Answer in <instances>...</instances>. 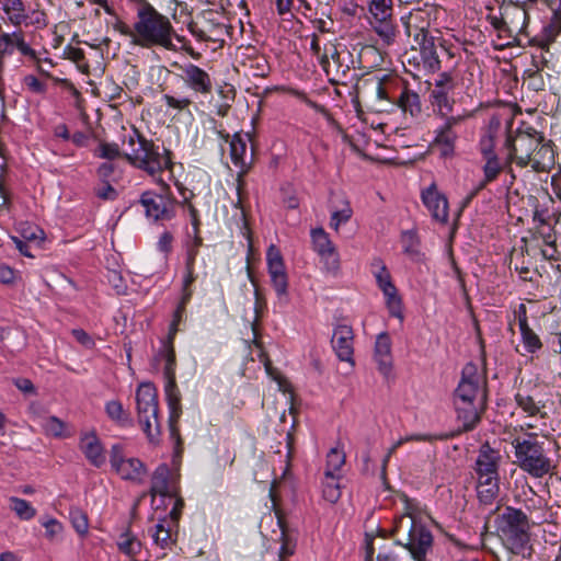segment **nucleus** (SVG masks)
I'll list each match as a JSON object with an SVG mask.
<instances>
[{"instance_id": "1", "label": "nucleus", "mask_w": 561, "mask_h": 561, "mask_svg": "<svg viewBox=\"0 0 561 561\" xmlns=\"http://www.w3.org/2000/svg\"><path fill=\"white\" fill-rule=\"evenodd\" d=\"M484 381L478 367L469 363L462 368L461 379L454 392V405L461 431L469 432L481 421L485 400Z\"/></svg>"}, {"instance_id": "2", "label": "nucleus", "mask_w": 561, "mask_h": 561, "mask_svg": "<svg viewBox=\"0 0 561 561\" xmlns=\"http://www.w3.org/2000/svg\"><path fill=\"white\" fill-rule=\"evenodd\" d=\"M123 158L133 167L145 171L151 176L160 174L165 169L172 168L171 152L159 147L152 140L147 139L136 127H133L122 138Z\"/></svg>"}, {"instance_id": "3", "label": "nucleus", "mask_w": 561, "mask_h": 561, "mask_svg": "<svg viewBox=\"0 0 561 561\" xmlns=\"http://www.w3.org/2000/svg\"><path fill=\"white\" fill-rule=\"evenodd\" d=\"M123 158L133 167L145 171L151 176L160 174L165 169L172 168L171 152L159 147L152 140L147 139L136 127H133L122 138Z\"/></svg>"}, {"instance_id": "4", "label": "nucleus", "mask_w": 561, "mask_h": 561, "mask_svg": "<svg viewBox=\"0 0 561 561\" xmlns=\"http://www.w3.org/2000/svg\"><path fill=\"white\" fill-rule=\"evenodd\" d=\"M123 158L133 167L145 171L151 176L160 174L165 169L172 168L171 152L159 147L152 140L147 139L136 127H133L122 138Z\"/></svg>"}, {"instance_id": "5", "label": "nucleus", "mask_w": 561, "mask_h": 561, "mask_svg": "<svg viewBox=\"0 0 561 561\" xmlns=\"http://www.w3.org/2000/svg\"><path fill=\"white\" fill-rule=\"evenodd\" d=\"M494 528L504 547L514 554L525 556L530 546V523L528 516L519 508L505 506L502 512L496 508Z\"/></svg>"}, {"instance_id": "6", "label": "nucleus", "mask_w": 561, "mask_h": 561, "mask_svg": "<svg viewBox=\"0 0 561 561\" xmlns=\"http://www.w3.org/2000/svg\"><path fill=\"white\" fill-rule=\"evenodd\" d=\"M136 39L135 45L150 48L161 46L165 49L173 47V27L170 20L158 12L152 4L138 10L136 13Z\"/></svg>"}, {"instance_id": "7", "label": "nucleus", "mask_w": 561, "mask_h": 561, "mask_svg": "<svg viewBox=\"0 0 561 561\" xmlns=\"http://www.w3.org/2000/svg\"><path fill=\"white\" fill-rule=\"evenodd\" d=\"M543 445L545 443L539 442L535 433H527L526 437H516L512 442L515 449V463L533 478H542L553 469Z\"/></svg>"}, {"instance_id": "8", "label": "nucleus", "mask_w": 561, "mask_h": 561, "mask_svg": "<svg viewBox=\"0 0 561 561\" xmlns=\"http://www.w3.org/2000/svg\"><path fill=\"white\" fill-rule=\"evenodd\" d=\"M407 533V540L398 539L397 545L404 547L415 561H427L426 554L433 548L432 533L410 514L394 519L393 534Z\"/></svg>"}, {"instance_id": "9", "label": "nucleus", "mask_w": 561, "mask_h": 561, "mask_svg": "<svg viewBox=\"0 0 561 561\" xmlns=\"http://www.w3.org/2000/svg\"><path fill=\"white\" fill-rule=\"evenodd\" d=\"M138 422L150 443L161 435L157 389L151 382L141 383L136 391Z\"/></svg>"}, {"instance_id": "10", "label": "nucleus", "mask_w": 561, "mask_h": 561, "mask_svg": "<svg viewBox=\"0 0 561 561\" xmlns=\"http://www.w3.org/2000/svg\"><path fill=\"white\" fill-rule=\"evenodd\" d=\"M8 22L15 28L33 27L44 30L48 25V16L38 3L32 5L23 0H0Z\"/></svg>"}, {"instance_id": "11", "label": "nucleus", "mask_w": 561, "mask_h": 561, "mask_svg": "<svg viewBox=\"0 0 561 561\" xmlns=\"http://www.w3.org/2000/svg\"><path fill=\"white\" fill-rule=\"evenodd\" d=\"M543 140V136L537 130L524 131L517 129L514 135H507L504 142L506 150V163H516L519 168H526L529 164L533 151Z\"/></svg>"}, {"instance_id": "12", "label": "nucleus", "mask_w": 561, "mask_h": 561, "mask_svg": "<svg viewBox=\"0 0 561 561\" xmlns=\"http://www.w3.org/2000/svg\"><path fill=\"white\" fill-rule=\"evenodd\" d=\"M139 203L145 215L153 221L171 220L175 216L176 199L172 196L170 187L163 183L161 192L146 191L141 194Z\"/></svg>"}, {"instance_id": "13", "label": "nucleus", "mask_w": 561, "mask_h": 561, "mask_svg": "<svg viewBox=\"0 0 561 561\" xmlns=\"http://www.w3.org/2000/svg\"><path fill=\"white\" fill-rule=\"evenodd\" d=\"M440 117L443 122L434 130L432 146L438 150L440 157L449 158L455 154L456 142L466 122V116L444 114Z\"/></svg>"}, {"instance_id": "14", "label": "nucleus", "mask_w": 561, "mask_h": 561, "mask_svg": "<svg viewBox=\"0 0 561 561\" xmlns=\"http://www.w3.org/2000/svg\"><path fill=\"white\" fill-rule=\"evenodd\" d=\"M110 463L112 469L125 481L142 484L147 477V467L138 458L126 457L123 447L115 444L111 448Z\"/></svg>"}, {"instance_id": "15", "label": "nucleus", "mask_w": 561, "mask_h": 561, "mask_svg": "<svg viewBox=\"0 0 561 561\" xmlns=\"http://www.w3.org/2000/svg\"><path fill=\"white\" fill-rule=\"evenodd\" d=\"M267 272L271 284L280 302H288V275L284 264V259L274 244H271L266 252Z\"/></svg>"}, {"instance_id": "16", "label": "nucleus", "mask_w": 561, "mask_h": 561, "mask_svg": "<svg viewBox=\"0 0 561 561\" xmlns=\"http://www.w3.org/2000/svg\"><path fill=\"white\" fill-rule=\"evenodd\" d=\"M311 239L325 271L335 275L340 270V256L329 234L322 228H316L311 230Z\"/></svg>"}, {"instance_id": "17", "label": "nucleus", "mask_w": 561, "mask_h": 561, "mask_svg": "<svg viewBox=\"0 0 561 561\" xmlns=\"http://www.w3.org/2000/svg\"><path fill=\"white\" fill-rule=\"evenodd\" d=\"M181 79L194 93L207 95L213 91L210 75L192 62L180 66Z\"/></svg>"}, {"instance_id": "18", "label": "nucleus", "mask_w": 561, "mask_h": 561, "mask_svg": "<svg viewBox=\"0 0 561 561\" xmlns=\"http://www.w3.org/2000/svg\"><path fill=\"white\" fill-rule=\"evenodd\" d=\"M421 198L434 220L440 224H446L448 221L449 214L447 197L438 191L435 183H432L428 187L422 191Z\"/></svg>"}, {"instance_id": "19", "label": "nucleus", "mask_w": 561, "mask_h": 561, "mask_svg": "<svg viewBox=\"0 0 561 561\" xmlns=\"http://www.w3.org/2000/svg\"><path fill=\"white\" fill-rule=\"evenodd\" d=\"M414 43L420 46V55L424 69L436 72L440 69V60L435 48L434 37L426 30L415 28Z\"/></svg>"}, {"instance_id": "20", "label": "nucleus", "mask_w": 561, "mask_h": 561, "mask_svg": "<svg viewBox=\"0 0 561 561\" xmlns=\"http://www.w3.org/2000/svg\"><path fill=\"white\" fill-rule=\"evenodd\" d=\"M203 245V238L187 237L184 242V274L182 279V287L192 288L193 283L199 277V273L196 271L197 255L199 249Z\"/></svg>"}, {"instance_id": "21", "label": "nucleus", "mask_w": 561, "mask_h": 561, "mask_svg": "<svg viewBox=\"0 0 561 561\" xmlns=\"http://www.w3.org/2000/svg\"><path fill=\"white\" fill-rule=\"evenodd\" d=\"M453 78L447 72H442L431 91L432 104L437 107L439 115L449 114L453 111L454 101L449 98L453 90Z\"/></svg>"}, {"instance_id": "22", "label": "nucleus", "mask_w": 561, "mask_h": 561, "mask_svg": "<svg viewBox=\"0 0 561 561\" xmlns=\"http://www.w3.org/2000/svg\"><path fill=\"white\" fill-rule=\"evenodd\" d=\"M354 333L353 329L346 324L336 325L332 335V347L337 358L354 365Z\"/></svg>"}, {"instance_id": "23", "label": "nucleus", "mask_w": 561, "mask_h": 561, "mask_svg": "<svg viewBox=\"0 0 561 561\" xmlns=\"http://www.w3.org/2000/svg\"><path fill=\"white\" fill-rule=\"evenodd\" d=\"M483 165V179L478 184V186L474 188V191L471 192L469 198H472L478 194L479 191L483 190L488 184L494 182L500 173L504 171L506 168L508 169L511 173V184L515 180V175L513 173V170L511 168L512 163H506V158L502 161L497 154L490 156V157H483L482 158Z\"/></svg>"}, {"instance_id": "24", "label": "nucleus", "mask_w": 561, "mask_h": 561, "mask_svg": "<svg viewBox=\"0 0 561 561\" xmlns=\"http://www.w3.org/2000/svg\"><path fill=\"white\" fill-rule=\"evenodd\" d=\"M79 448L93 467L101 468L105 463L104 448L95 431L81 434Z\"/></svg>"}, {"instance_id": "25", "label": "nucleus", "mask_w": 561, "mask_h": 561, "mask_svg": "<svg viewBox=\"0 0 561 561\" xmlns=\"http://www.w3.org/2000/svg\"><path fill=\"white\" fill-rule=\"evenodd\" d=\"M170 468L165 465H159L152 473L150 494L152 497L160 495L163 497H173L178 495V486L170 480Z\"/></svg>"}, {"instance_id": "26", "label": "nucleus", "mask_w": 561, "mask_h": 561, "mask_svg": "<svg viewBox=\"0 0 561 561\" xmlns=\"http://www.w3.org/2000/svg\"><path fill=\"white\" fill-rule=\"evenodd\" d=\"M500 461V451L492 448L489 443H484L479 448L473 467L474 472L476 474H499Z\"/></svg>"}, {"instance_id": "27", "label": "nucleus", "mask_w": 561, "mask_h": 561, "mask_svg": "<svg viewBox=\"0 0 561 561\" xmlns=\"http://www.w3.org/2000/svg\"><path fill=\"white\" fill-rule=\"evenodd\" d=\"M554 165V151L551 141L539 140L533 151L528 167L535 172H548Z\"/></svg>"}, {"instance_id": "28", "label": "nucleus", "mask_w": 561, "mask_h": 561, "mask_svg": "<svg viewBox=\"0 0 561 561\" xmlns=\"http://www.w3.org/2000/svg\"><path fill=\"white\" fill-rule=\"evenodd\" d=\"M375 359L379 371L385 376L389 375L392 367L391 340L386 332L380 333L376 339Z\"/></svg>"}, {"instance_id": "29", "label": "nucleus", "mask_w": 561, "mask_h": 561, "mask_svg": "<svg viewBox=\"0 0 561 561\" xmlns=\"http://www.w3.org/2000/svg\"><path fill=\"white\" fill-rule=\"evenodd\" d=\"M500 127L501 125L499 121H491L489 126L481 134L478 144V149L481 154V158L497 154L495 152V139L499 134Z\"/></svg>"}, {"instance_id": "30", "label": "nucleus", "mask_w": 561, "mask_h": 561, "mask_svg": "<svg viewBox=\"0 0 561 561\" xmlns=\"http://www.w3.org/2000/svg\"><path fill=\"white\" fill-rule=\"evenodd\" d=\"M342 476H333L330 472H324L321 482L322 500L333 505L339 502L342 495L341 485Z\"/></svg>"}, {"instance_id": "31", "label": "nucleus", "mask_w": 561, "mask_h": 561, "mask_svg": "<svg viewBox=\"0 0 561 561\" xmlns=\"http://www.w3.org/2000/svg\"><path fill=\"white\" fill-rule=\"evenodd\" d=\"M164 392L170 410V423L175 422L181 415V393L175 378L165 379Z\"/></svg>"}, {"instance_id": "32", "label": "nucleus", "mask_w": 561, "mask_h": 561, "mask_svg": "<svg viewBox=\"0 0 561 561\" xmlns=\"http://www.w3.org/2000/svg\"><path fill=\"white\" fill-rule=\"evenodd\" d=\"M245 154L247 141L239 133H237L232 136L230 141V157L232 163L241 169L240 172H243V175L248 172Z\"/></svg>"}, {"instance_id": "33", "label": "nucleus", "mask_w": 561, "mask_h": 561, "mask_svg": "<svg viewBox=\"0 0 561 561\" xmlns=\"http://www.w3.org/2000/svg\"><path fill=\"white\" fill-rule=\"evenodd\" d=\"M116 546L123 554L134 558L140 553L142 543L138 537L129 530L122 533L116 540Z\"/></svg>"}, {"instance_id": "34", "label": "nucleus", "mask_w": 561, "mask_h": 561, "mask_svg": "<svg viewBox=\"0 0 561 561\" xmlns=\"http://www.w3.org/2000/svg\"><path fill=\"white\" fill-rule=\"evenodd\" d=\"M149 531L154 545L161 549H170L174 545L167 518L160 519Z\"/></svg>"}, {"instance_id": "35", "label": "nucleus", "mask_w": 561, "mask_h": 561, "mask_svg": "<svg viewBox=\"0 0 561 561\" xmlns=\"http://www.w3.org/2000/svg\"><path fill=\"white\" fill-rule=\"evenodd\" d=\"M381 291L385 296V304L390 316L403 320L402 298L399 295L394 284L385 289H381Z\"/></svg>"}, {"instance_id": "36", "label": "nucleus", "mask_w": 561, "mask_h": 561, "mask_svg": "<svg viewBox=\"0 0 561 561\" xmlns=\"http://www.w3.org/2000/svg\"><path fill=\"white\" fill-rule=\"evenodd\" d=\"M397 103L404 113H409L412 117L421 114L422 107L420 95L412 90L404 89Z\"/></svg>"}, {"instance_id": "37", "label": "nucleus", "mask_w": 561, "mask_h": 561, "mask_svg": "<svg viewBox=\"0 0 561 561\" xmlns=\"http://www.w3.org/2000/svg\"><path fill=\"white\" fill-rule=\"evenodd\" d=\"M106 415L111 421L119 426L131 425V419L129 413L124 409L123 404L118 400H111L105 404Z\"/></svg>"}, {"instance_id": "38", "label": "nucleus", "mask_w": 561, "mask_h": 561, "mask_svg": "<svg viewBox=\"0 0 561 561\" xmlns=\"http://www.w3.org/2000/svg\"><path fill=\"white\" fill-rule=\"evenodd\" d=\"M39 426L47 436L55 438L68 437L70 434L66 433V423L57 416H46L39 420Z\"/></svg>"}, {"instance_id": "39", "label": "nucleus", "mask_w": 561, "mask_h": 561, "mask_svg": "<svg viewBox=\"0 0 561 561\" xmlns=\"http://www.w3.org/2000/svg\"><path fill=\"white\" fill-rule=\"evenodd\" d=\"M156 359L164 362L163 375L165 379L175 378L176 358L174 346L161 345Z\"/></svg>"}, {"instance_id": "40", "label": "nucleus", "mask_w": 561, "mask_h": 561, "mask_svg": "<svg viewBox=\"0 0 561 561\" xmlns=\"http://www.w3.org/2000/svg\"><path fill=\"white\" fill-rule=\"evenodd\" d=\"M515 402L528 416H535L538 414L541 417L546 416V412L541 411V409L545 408V404L541 401H535L529 394L517 392L515 394Z\"/></svg>"}, {"instance_id": "41", "label": "nucleus", "mask_w": 561, "mask_h": 561, "mask_svg": "<svg viewBox=\"0 0 561 561\" xmlns=\"http://www.w3.org/2000/svg\"><path fill=\"white\" fill-rule=\"evenodd\" d=\"M10 508L15 513V515L22 520H30L35 517L36 510L32 506V504L21 497L11 496L9 497Z\"/></svg>"}, {"instance_id": "42", "label": "nucleus", "mask_w": 561, "mask_h": 561, "mask_svg": "<svg viewBox=\"0 0 561 561\" xmlns=\"http://www.w3.org/2000/svg\"><path fill=\"white\" fill-rule=\"evenodd\" d=\"M373 274L375 276L378 288L385 289L393 284L390 272L387 266L380 259L374 260L373 264Z\"/></svg>"}, {"instance_id": "43", "label": "nucleus", "mask_w": 561, "mask_h": 561, "mask_svg": "<svg viewBox=\"0 0 561 561\" xmlns=\"http://www.w3.org/2000/svg\"><path fill=\"white\" fill-rule=\"evenodd\" d=\"M344 463L345 454L337 448H331L327 455L324 472H330L333 476H341L340 471Z\"/></svg>"}, {"instance_id": "44", "label": "nucleus", "mask_w": 561, "mask_h": 561, "mask_svg": "<svg viewBox=\"0 0 561 561\" xmlns=\"http://www.w3.org/2000/svg\"><path fill=\"white\" fill-rule=\"evenodd\" d=\"M69 518L72 527L79 536L84 537L89 531V519L87 514L79 507H70Z\"/></svg>"}, {"instance_id": "45", "label": "nucleus", "mask_w": 561, "mask_h": 561, "mask_svg": "<svg viewBox=\"0 0 561 561\" xmlns=\"http://www.w3.org/2000/svg\"><path fill=\"white\" fill-rule=\"evenodd\" d=\"M353 216V209L347 201H344L341 209H333L331 211L330 227L335 231L339 230L341 225L350 221Z\"/></svg>"}, {"instance_id": "46", "label": "nucleus", "mask_w": 561, "mask_h": 561, "mask_svg": "<svg viewBox=\"0 0 561 561\" xmlns=\"http://www.w3.org/2000/svg\"><path fill=\"white\" fill-rule=\"evenodd\" d=\"M522 342L524 345V348L528 353H536L542 347V343L539 339V336L534 332L530 327H526L523 329H519Z\"/></svg>"}, {"instance_id": "47", "label": "nucleus", "mask_w": 561, "mask_h": 561, "mask_svg": "<svg viewBox=\"0 0 561 561\" xmlns=\"http://www.w3.org/2000/svg\"><path fill=\"white\" fill-rule=\"evenodd\" d=\"M500 481L477 485L478 499L483 504H491L499 495Z\"/></svg>"}, {"instance_id": "48", "label": "nucleus", "mask_w": 561, "mask_h": 561, "mask_svg": "<svg viewBox=\"0 0 561 561\" xmlns=\"http://www.w3.org/2000/svg\"><path fill=\"white\" fill-rule=\"evenodd\" d=\"M279 525L282 529L279 540L282 543L279 547L278 557L279 560L283 561L295 553L296 540L289 536V534L287 533V530L285 529L280 522Z\"/></svg>"}, {"instance_id": "49", "label": "nucleus", "mask_w": 561, "mask_h": 561, "mask_svg": "<svg viewBox=\"0 0 561 561\" xmlns=\"http://www.w3.org/2000/svg\"><path fill=\"white\" fill-rule=\"evenodd\" d=\"M94 154L98 158L112 161L123 157V151L119 149V146L115 142H100L99 147L94 151Z\"/></svg>"}, {"instance_id": "50", "label": "nucleus", "mask_w": 561, "mask_h": 561, "mask_svg": "<svg viewBox=\"0 0 561 561\" xmlns=\"http://www.w3.org/2000/svg\"><path fill=\"white\" fill-rule=\"evenodd\" d=\"M22 83L30 93L36 95H45L48 90L47 83L34 75H26L22 79Z\"/></svg>"}, {"instance_id": "51", "label": "nucleus", "mask_w": 561, "mask_h": 561, "mask_svg": "<svg viewBox=\"0 0 561 561\" xmlns=\"http://www.w3.org/2000/svg\"><path fill=\"white\" fill-rule=\"evenodd\" d=\"M531 232L533 239L541 240L546 245H552V243L557 242L554 229L550 225L534 226Z\"/></svg>"}, {"instance_id": "52", "label": "nucleus", "mask_w": 561, "mask_h": 561, "mask_svg": "<svg viewBox=\"0 0 561 561\" xmlns=\"http://www.w3.org/2000/svg\"><path fill=\"white\" fill-rule=\"evenodd\" d=\"M161 100L169 108H173L178 112L187 111L192 105L193 101L188 96H174L171 94H163Z\"/></svg>"}, {"instance_id": "53", "label": "nucleus", "mask_w": 561, "mask_h": 561, "mask_svg": "<svg viewBox=\"0 0 561 561\" xmlns=\"http://www.w3.org/2000/svg\"><path fill=\"white\" fill-rule=\"evenodd\" d=\"M310 50L312 54L319 59V62L322 67V69L327 72V75L330 73V59H329V50L325 49L324 54H321V47L318 35L313 34L310 42Z\"/></svg>"}, {"instance_id": "54", "label": "nucleus", "mask_w": 561, "mask_h": 561, "mask_svg": "<svg viewBox=\"0 0 561 561\" xmlns=\"http://www.w3.org/2000/svg\"><path fill=\"white\" fill-rule=\"evenodd\" d=\"M376 20H378V25L374 26L376 33L388 44L391 43L396 36L393 25L387 18L382 19L380 15Z\"/></svg>"}, {"instance_id": "55", "label": "nucleus", "mask_w": 561, "mask_h": 561, "mask_svg": "<svg viewBox=\"0 0 561 561\" xmlns=\"http://www.w3.org/2000/svg\"><path fill=\"white\" fill-rule=\"evenodd\" d=\"M192 296H193L192 288L182 287V297H181V300L173 313V319H172L171 323H175L176 325H179L181 323V321L183 320L184 312H185V307L188 304V301L191 300Z\"/></svg>"}, {"instance_id": "56", "label": "nucleus", "mask_w": 561, "mask_h": 561, "mask_svg": "<svg viewBox=\"0 0 561 561\" xmlns=\"http://www.w3.org/2000/svg\"><path fill=\"white\" fill-rule=\"evenodd\" d=\"M42 525L45 528L46 538L50 541L55 540L56 537L59 536L64 530L62 524L53 517L43 519Z\"/></svg>"}, {"instance_id": "57", "label": "nucleus", "mask_w": 561, "mask_h": 561, "mask_svg": "<svg viewBox=\"0 0 561 561\" xmlns=\"http://www.w3.org/2000/svg\"><path fill=\"white\" fill-rule=\"evenodd\" d=\"M401 242L404 253H415L417 248V237L412 230L403 231L401 234Z\"/></svg>"}, {"instance_id": "58", "label": "nucleus", "mask_w": 561, "mask_h": 561, "mask_svg": "<svg viewBox=\"0 0 561 561\" xmlns=\"http://www.w3.org/2000/svg\"><path fill=\"white\" fill-rule=\"evenodd\" d=\"M391 0H371L370 3V12L375 18H378L379 15L383 18L390 16V3Z\"/></svg>"}, {"instance_id": "59", "label": "nucleus", "mask_w": 561, "mask_h": 561, "mask_svg": "<svg viewBox=\"0 0 561 561\" xmlns=\"http://www.w3.org/2000/svg\"><path fill=\"white\" fill-rule=\"evenodd\" d=\"M250 67L253 70V76L255 77L264 78L270 73V66L262 57L253 60Z\"/></svg>"}, {"instance_id": "60", "label": "nucleus", "mask_w": 561, "mask_h": 561, "mask_svg": "<svg viewBox=\"0 0 561 561\" xmlns=\"http://www.w3.org/2000/svg\"><path fill=\"white\" fill-rule=\"evenodd\" d=\"M95 195L104 201H114L117 197V192L110 183L106 182L101 187L96 188Z\"/></svg>"}, {"instance_id": "61", "label": "nucleus", "mask_w": 561, "mask_h": 561, "mask_svg": "<svg viewBox=\"0 0 561 561\" xmlns=\"http://www.w3.org/2000/svg\"><path fill=\"white\" fill-rule=\"evenodd\" d=\"M173 236L169 231H164L157 243V248L162 253H170L172 250Z\"/></svg>"}, {"instance_id": "62", "label": "nucleus", "mask_w": 561, "mask_h": 561, "mask_svg": "<svg viewBox=\"0 0 561 561\" xmlns=\"http://www.w3.org/2000/svg\"><path fill=\"white\" fill-rule=\"evenodd\" d=\"M188 213L191 216V224L193 227V236H191V238L202 237L199 230L201 220L198 217V211L192 204L188 205Z\"/></svg>"}, {"instance_id": "63", "label": "nucleus", "mask_w": 561, "mask_h": 561, "mask_svg": "<svg viewBox=\"0 0 561 561\" xmlns=\"http://www.w3.org/2000/svg\"><path fill=\"white\" fill-rule=\"evenodd\" d=\"M15 279V271L9 265H0V283L9 285L13 284Z\"/></svg>"}, {"instance_id": "64", "label": "nucleus", "mask_w": 561, "mask_h": 561, "mask_svg": "<svg viewBox=\"0 0 561 561\" xmlns=\"http://www.w3.org/2000/svg\"><path fill=\"white\" fill-rule=\"evenodd\" d=\"M114 30L119 32L122 35L130 37L131 43L135 45V39H136L135 24L133 25V27H130L126 23L118 21L115 23Z\"/></svg>"}]
</instances>
